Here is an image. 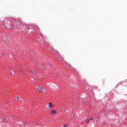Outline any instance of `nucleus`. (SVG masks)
<instances>
[{
  "instance_id": "f257e3e1",
  "label": "nucleus",
  "mask_w": 127,
  "mask_h": 127,
  "mask_svg": "<svg viewBox=\"0 0 127 127\" xmlns=\"http://www.w3.org/2000/svg\"><path fill=\"white\" fill-rule=\"evenodd\" d=\"M36 89L37 90H38L39 91V92H43V91H44V90H45L44 89V88L42 87V86H37L36 87Z\"/></svg>"
},
{
  "instance_id": "f03ea898",
  "label": "nucleus",
  "mask_w": 127,
  "mask_h": 127,
  "mask_svg": "<svg viewBox=\"0 0 127 127\" xmlns=\"http://www.w3.org/2000/svg\"><path fill=\"white\" fill-rule=\"evenodd\" d=\"M49 108H52L53 107V104L50 103L49 104Z\"/></svg>"
},
{
  "instance_id": "7ed1b4c3",
  "label": "nucleus",
  "mask_w": 127,
  "mask_h": 127,
  "mask_svg": "<svg viewBox=\"0 0 127 127\" xmlns=\"http://www.w3.org/2000/svg\"><path fill=\"white\" fill-rule=\"evenodd\" d=\"M52 114H56V111L55 110H52L51 112Z\"/></svg>"
},
{
  "instance_id": "20e7f679",
  "label": "nucleus",
  "mask_w": 127,
  "mask_h": 127,
  "mask_svg": "<svg viewBox=\"0 0 127 127\" xmlns=\"http://www.w3.org/2000/svg\"><path fill=\"white\" fill-rule=\"evenodd\" d=\"M86 122L87 124H89V123H90V120L88 119L86 121Z\"/></svg>"
},
{
  "instance_id": "39448f33",
  "label": "nucleus",
  "mask_w": 127,
  "mask_h": 127,
  "mask_svg": "<svg viewBox=\"0 0 127 127\" xmlns=\"http://www.w3.org/2000/svg\"><path fill=\"white\" fill-rule=\"evenodd\" d=\"M93 119H94V118H91L89 120H90V121H93Z\"/></svg>"
},
{
  "instance_id": "423d86ee",
  "label": "nucleus",
  "mask_w": 127,
  "mask_h": 127,
  "mask_svg": "<svg viewBox=\"0 0 127 127\" xmlns=\"http://www.w3.org/2000/svg\"><path fill=\"white\" fill-rule=\"evenodd\" d=\"M64 127H67V125H64Z\"/></svg>"
},
{
  "instance_id": "0eeeda50",
  "label": "nucleus",
  "mask_w": 127,
  "mask_h": 127,
  "mask_svg": "<svg viewBox=\"0 0 127 127\" xmlns=\"http://www.w3.org/2000/svg\"><path fill=\"white\" fill-rule=\"evenodd\" d=\"M16 99H17V100H19V97H16Z\"/></svg>"
}]
</instances>
